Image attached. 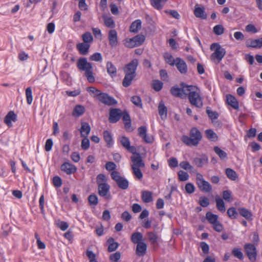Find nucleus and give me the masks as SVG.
Masks as SVG:
<instances>
[{
  "label": "nucleus",
  "instance_id": "nucleus-1",
  "mask_svg": "<svg viewBox=\"0 0 262 262\" xmlns=\"http://www.w3.org/2000/svg\"><path fill=\"white\" fill-rule=\"evenodd\" d=\"M186 97H188L190 104L197 108H202L203 106V99L201 96L200 90L196 86L189 85L186 89Z\"/></svg>",
  "mask_w": 262,
  "mask_h": 262
},
{
  "label": "nucleus",
  "instance_id": "nucleus-2",
  "mask_svg": "<svg viewBox=\"0 0 262 262\" xmlns=\"http://www.w3.org/2000/svg\"><path fill=\"white\" fill-rule=\"evenodd\" d=\"M202 138V134L196 127H192L190 131V137L183 136L181 140L188 146H196Z\"/></svg>",
  "mask_w": 262,
  "mask_h": 262
},
{
  "label": "nucleus",
  "instance_id": "nucleus-3",
  "mask_svg": "<svg viewBox=\"0 0 262 262\" xmlns=\"http://www.w3.org/2000/svg\"><path fill=\"white\" fill-rule=\"evenodd\" d=\"M77 67L79 70L85 71V75L90 82L95 81L92 63L88 62L85 58H81L78 60Z\"/></svg>",
  "mask_w": 262,
  "mask_h": 262
},
{
  "label": "nucleus",
  "instance_id": "nucleus-4",
  "mask_svg": "<svg viewBox=\"0 0 262 262\" xmlns=\"http://www.w3.org/2000/svg\"><path fill=\"white\" fill-rule=\"evenodd\" d=\"M210 50L214 51V52L211 55V59L217 63L223 59L226 54V50L221 47L218 43H213L210 46Z\"/></svg>",
  "mask_w": 262,
  "mask_h": 262
},
{
  "label": "nucleus",
  "instance_id": "nucleus-5",
  "mask_svg": "<svg viewBox=\"0 0 262 262\" xmlns=\"http://www.w3.org/2000/svg\"><path fill=\"white\" fill-rule=\"evenodd\" d=\"M111 176L112 179L116 182L119 188L123 190L128 188L129 185L128 181L124 177H121L118 171H112Z\"/></svg>",
  "mask_w": 262,
  "mask_h": 262
},
{
  "label": "nucleus",
  "instance_id": "nucleus-6",
  "mask_svg": "<svg viewBox=\"0 0 262 262\" xmlns=\"http://www.w3.org/2000/svg\"><path fill=\"white\" fill-rule=\"evenodd\" d=\"M181 88L177 86H173L171 88L170 92L171 94L177 97L181 98L182 99L186 98V89H188L189 85H187L184 83L180 84Z\"/></svg>",
  "mask_w": 262,
  "mask_h": 262
},
{
  "label": "nucleus",
  "instance_id": "nucleus-7",
  "mask_svg": "<svg viewBox=\"0 0 262 262\" xmlns=\"http://www.w3.org/2000/svg\"><path fill=\"white\" fill-rule=\"evenodd\" d=\"M244 248L249 260L251 261H255L257 256V251L255 246L252 244H246Z\"/></svg>",
  "mask_w": 262,
  "mask_h": 262
},
{
  "label": "nucleus",
  "instance_id": "nucleus-8",
  "mask_svg": "<svg viewBox=\"0 0 262 262\" xmlns=\"http://www.w3.org/2000/svg\"><path fill=\"white\" fill-rule=\"evenodd\" d=\"M97 98L101 102L108 106L117 104V101L106 93L100 92Z\"/></svg>",
  "mask_w": 262,
  "mask_h": 262
},
{
  "label": "nucleus",
  "instance_id": "nucleus-9",
  "mask_svg": "<svg viewBox=\"0 0 262 262\" xmlns=\"http://www.w3.org/2000/svg\"><path fill=\"white\" fill-rule=\"evenodd\" d=\"M122 111L119 108H112L110 111L108 121L110 123H115L118 122L122 116Z\"/></svg>",
  "mask_w": 262,
  "mask_h": 262
},
{
  "label": "nucleus",
  "instance_id": "nucleus-10",
  "mask_svg": "<svg viewBox=\"0 0 262 262\" xmlns=\"http://www.w3.org/2000/svg\"><path fill=\"white\" fill-rule=\"evenodd\" d=\"M110 186L107 183L100 184L98 186V192L100 196L105 198L107 199L110 198L109 191Z\"/></svg>",
  "mask_w": 262,
  "mask_h": 262
},
{
  "label": "nucleus",
  "instance_id": "nucleus-11",
  "mask_svg": "<svg viewBox=\"0 0 262 262\" xmlns=\"http://www.w3.org/2000/svg\"><path fill=\"white\" fill-rule=\"evenodd\" d=\"M138 65V60L137 59L132 60L129 63L125 66L124 69V73L136 75V71Z\"/></svg>",
  "mask_w": 262,
  "mask_h": 262
},
{
  "label": "nucleus",
  "instance_id": "nucleus-12",
  "mask_svg": "<svg viewBox=\"0 0 262 262\" xmlns=\"http://www.w3.org/2000/svg\"><path fill=\"white\" fill-rule=\"evenodd\" d=\"M131 160L133 163L131 166L132 168H142L145 167V164L139 154H137L131 157Z\"/></svg>",
  "mask_w": 262,
  "mask_h": 262
},
{
  "label": "nucleus",
  "instance_id": "nucleus-13",
  "mask_svg": "<svg viewBox=\"0 0 262 262\" xmlns=\"http://www.w3.org/2000/svg\"><path fill=\"white\" fill-rule=\"evenodd\" d=\"M61 169L68 174L74 173L76 171V166L71 163L65 162L61 165Z\"/></svg>",
  "mask_w": 262,
  "mask_h": 262
},
{
  "label": "nucleus",
  "instance_id": "nucleus-14",
  "mask_svg": "<svg viewBox=\"0 0 262 262\" xmlns=\"http://www.w3.org/2000/svg\"><path fill=\"white\" fill-rule=\"evenodd\" d=\"M175 65L181 74H185L187 73V66L186 62L183 59L180 58H177Z\"/></svg>",
  "mask_w": 262,
  "mask_h": 262
},
{
  "label": "nucleus",
  "instance_id": "nucleus-15",
  "mask_svg": "<svg viewBox=\"0 0 262 262\" xmlns=\"http://www.w3.org/2000/svg\"><path fill=\"white\" fill-rule=\"evenodd\" d=\"M122 120L124 123V127L128 131H132L131 119L128 113L124 111L122 113Z\"/></svg>",
  "mask_w": 262,
  "mask_h": 262
},
{
  "label": "nucleus",
  "instance_id": "nucleus-16",
  "mask_svg": "<svg viewBox=\"0 0 262 262\" xmlns=\"http://www.w3.org/2000/svg\"><path fill=\"white\" fill-rule=\"evenodd\" d=\"M194 14L195 17L203 19H205L207 17V15L205 12L204 8L203 7H199L198 4L195 6Z\"/></svg>",
  "mask_w": 262,
  "mask_h": 262
},
{
  "label": "nucleus",
  "instance_id": "nucleus-17",
  "mask_svg": "<svg viewBox=\"0 0 262 262\" xmlns=\"http://www.w3.org/2000/svg\"><path fill=\"white\" fill-rule=\"evenodd\" d=\"M16 120V115L14 113V112L10 111L5 116L4 119V122L7 125L8 127H11L12 126L11 121L15 122Z\"/></svg>",
  "mask_w": 262,
  "mask_h": 262
},
{
  "label": "nucleus",
  "instance_id": "nucleus-18",
  "mask_svg": "<svg viewBox=\"0 0 262 262\" xmlns=\"http://www.w3.org/2000/svg\"><path fill=\"white\" fill-rule=\"evenodd\" d=\"M147 245L144 242H140L137 244L136 253L140 257L143 256L146 252Z\"/></svg>",
  "mask_w": 262,
  "mask_h": 262
},
{
  "label": "nucleus",
  "instance_id": "nucleus-19",
  "mask_svg": "<svg viewBox=\"0 0 262 262\" xmlns=\"http://www.w3.org/2000/svg\"><path fill=\"white\" fill-rule=\"evenodd\" d=\"M108 39L111 47H115L118 43L117 33L115 30H111L108 33Z\"/></svg>",
  "mask_w": 262,
  "mask_h": 262
},
{
  "label": "nucleus",
  "instance_id": "nucleus-20",
  "mask_svg": "<svg viewBox=\"0 0 262 262\" xmlns=\"http://www.w3.org/2000/svg\"><path fill=\"white\" fill-rule=\"evenodd\" d=\"M208 158L205 155H202L198 157H196L193 160L194 163L199 167H202L204 165L208 163Z\"/></svg>",
  "mask_w": 262,
  "mask_h": 262
},
{
  "label": "nucleus",
  "instance_id": "nucleus-21",
  "mask_svg": "<svg viewBox=\"0 0 262 262\" xmlns=\"http://www.w3.org/2000/svg\"><path fill=\"white\" fill-rule=\"evenodd\" d=\"M227 102L228 104L235 110H238L239 108L238 102L235 97L232 95L228 94L226 96Z\"/></svg>",
  "mask_w": 262,
  "mask_h": 262
},
{
  "label": "nucleus",
  "instance_id": "nucleus-22",
  "mask_svg": "<svg viewBox=\"0 0 262 262\" xmlns=\"http://www.w3.org/2000/svg\"><path fill=\"white\" fill-rule=\"evenodd\" d=\"M81 137H88L91 132V127L88 123L83 122L80 129Z\"/></svg>",
  "mask_w": 262,
  "mask_h": 262
},
{
  "label": "nucleus",
  "instance_id": "nucleus-23",
  "mask_svg": "<svg viewBox=\"0 0 262 262\" xmlns=\"http://www.w3.org/2000/svg\"><path fill=\"white\" fill-rule=\"evenodd\" d=\"M246 46L247 47H252L254 48H260L262 47L261 38L256 39H250L246 41Z\"/></svg>",
  "mask_w": 262,
  "mask_h": 262
},
{
  "label": "nucleus",
  "instance_id": "nucleus-24",
  "mask_svg": "<svg viewBox=\"0 0 262 262\" xmlns=\"http://www.w3.org/2000/svg\"><path fill=\"white\" fill-rule=\"evenodd\" d=\"M90 45L86 43H79L76 46L77 49L81 55H86L88 54Z\"/></svg>",
  "mask_w": 262,
  "mask_h": 262
},
{
  "label": "nucleus",
  "instance_id": "nucleus-25",
  "mask_svg": "<svg viewBox=\"0 0 262 262\" xmlns=\"http://www.w3.org/2000/svg\"><path fill=\"white\" fill-rule=\"evenodd\" d=\"M158 111L159 115L162 120L166 118L167 109L163 101H161L159 104Z\"/></svg>",
  "mask_w": 262,
  "mask_h": 262
},
{
  "label": "nucleus",
  "instance_id": "nucleus-26",
  "mask_svg": "<svg viewBox=\"0 0 262 262\" xmlns=\"http://www.w3.org/2000/svg\"><path fill=\"white\" fill-rule=\"evenodd\" d=\"M125 77L122 81V85L123 86L127 88L129 86L134 78L136 77V75H133L129 73H125Z\"/></svg>",
  "mask_w": 262,
  "mask_h": 262
},
{
  "label": "nucleus",
  "instance_id": "nucleus-27",
  "mask_svg": "<svg viewBox=\"0 0 262 262\" xmlns=\"http://www.w3.org/2000/svg\"><path fill=\"white\" fill-rule=\"evenodd\" d=\"M198 186L201 190L206 192H209L212 189L211 185L205 180L198 184Z\"/></svg>",
  "mask_w": 262,
  "mask_h": 262
},
{
  "label": "nucleus",
  "instance_id": "nucleus-28",
  "mask_svg": "<svg viewBox=\"0 0 262 262\" xmlns=\"http://www.w3.org/2000/svg\"><path fill=\"white\" fill-rule=\"evenodd\" d=\"M141 20L140 19H137L133 21L129 28L130 31L137 33L141 28Z\"/></svg>",
  "mask_w": 262,
  "mask_h": 262
},
{
  "label": "nucleus",
  "instance_id": "nucleus-29",
  "mask_svg": "<svg viewBox=\"0 0 262 262\" xmlns=\"http://www.w3.org/2000/svg\"><path fill=\"white\" fill-rule=\"evenodd\" d=\"M238 212L239 214L248 220H252V213L247 209L245 208H238Z\"/></svg>",
  "mask_w": 262,
  "mask_h": 262
},
{
  "label": "nucleus",
  "instance_id": "nucleus-30",
  "mask_svg": "<svg viewBox=\"0 0 262 262\" xmlns=\"http://www.w3.org/2000/svg\"><path fill=\"white\" fill-rule=\"evenodd\" d=\"M85 111V107L83 106L77 105L73 110L72 115L74 117H79L83 114Z\"/></svg>",
  "mask_w": 262,
  "mask_h": 262
},
{
  "label": "nucleus",
  "instance_id": "nucleus-31",
  "mask_svg": "<svg viewBox=\"0 0 262 262\" xmlns=\"http://www.w3.org/2000/svg\"><path fill=\"white\" fill-rule=\"evenodd\" d=\"M106 68L107 73L112 77H114L116 76L117 69L115 66L111 62L108 61L107 62Z\"/></svg>",
  "mask_w": 262,
  "mask_h": 262
},
{
  "label": "nucleus",
  "instance_id": "nucleus-32",
  "mask_svg": "<svg viewBox=\"0 0 262 262\" xmlns=\"http://www.w3.org/2000/svg\"><path fill=\"white\" fill-rule=\"evenodd\" d=\"M102 18L104 20V25L108 28H114L115 27V24L111 17L107 16L106 15H103Z\"/></svg>",
  "mask_w": 262,
  "mask_h": 262
},
{
  "label": "nucleus",
  "instance_id": "nucleus-33",
  "mask_svg": "<svg viewBox=\"0 0 262 262\" xmlns=\"http://www.w3.org/2000/svg\"><path fill=\"white\" fill-rule=\"evenodd\" d=\"M107 242L109 244L108 247V251L109 252L115 251L119 246V244L117 242H115L114 239L113 237L109 238Z\"/></svg>",
  "mask_w": 262,
  "mask_h": 262
},
{
  "label": "nucleus",
  "instance_id": "nucleus-34",
  "mask_svg": "<svg viewBox=\"0 0 262 262\" xmlns=\"http://www.w3.org/2000/svg\"><path fill=\"white\" fill-rule=\"evenodd\" d=\"M167 1V0H150L152 6L158 10L161 9Z\"/></svg>",
  "mask_w": 262,
  "mask_h": 262
},
{
  "label": "nucleus",
  "instance_id": "nucleus-35",
  "mask_svg": "<svg viewBox=\"0 0 262 262\" xmlns=\"http://www.w3.org/2000/svg\"><path fill=\"white\" fill-rule=\"evenodd\" d=\"M215 200L216 204V207L218 210L221 212H224L226 210V208L223 200L219 196H216Z\"/></svg>",
  "mask_w": 262,
  "mask_h": 262
},
{
  "label": "nucleus",
  "instance_id": "nucleus-36",
  "mask_svg": "<svg viewBox=\"0 0 262 262\" xmlns=\"http://www.w3.org/2000/svg\"><path fill=\"white\" fill-rule=\"evenodd\" d=\"M143 235L140 232H135L131 236V241L134 244H138L142 242Z\"/></svg>",
  "mask_w": 262,
  "mask_h": 262
},
{
  "label": "nucleus",
  "instance_id": "nucleus-37",
  "mask_svg": "<svg viewBox=\"0 0 262 262\" xmlns=\"http://www.w3.org/2000/svg\"><path fill=\"white\" fill-rule=\"evenodd\" d=\"M166 62L170 66H173L176 62V59H174L173 56L169 53H165L163 55Z\"/></svg>",
  "mask_w": 262,
  "mask_h": 262
},
{
  "label": "nucleus",
  "instance_id": "nucleus-38",
  "mask_svg": "<svg viewBox=\"0 0 262 262\" xmlns=\"http://www.w3.org/2000/svg\"><path fill=\"white\" fill-rule=\"evenodd\" d=\"M142 199L144 202L149 203L152 201V193L148 191H143L142 192Z\"/></svg>",
  "mask_w": 262,
  "mask_h": 262
},
{
  "label": "nucleus",
  "instance_id": "nucleus-39",
  "mask_svg": "<svg viewBox=\"0 0 262 262\" xmlns=\"http://www.w3.org/2000/svg\"><path fill=\"white\" fill-rule=\"evenodd\" d=\"M206 218L210 224H213L217 222L219 216L210 212H207L206 214Z\"/></svg>",
  "mask_w": 262,
  "mask_h": 262
},
{
  "label": "nucleus",
  "instance_id": "nucleus-40",
  "mask_svg": "<svg viewBox=\"0 0 262 262\" xmlns=\"http://www.w3.org/2000/svg\"><path fill=\"white\" fill-rule=\"evenodd\" d=\"M227 177L232 181H235L237 179V174L233 169L228 168L226 169Z\"/></svg>",
  "mask_w": 262,
  "mask_h": 262
},
{
  "label": "nucleus",
  "instance_id": "nucleus-41",
  "mask_svg": "<svg viewBox=\"0 0 262 262\" xmlns=\"http://www.w3.org/2000/svg\"><path fill=\"white\" fill-rule=\"evenodd\" d=\"M214 152L219 156L222 160L227 159V155L224 150L217 146L214 147Z\"/></svg>",
  "mask_w": 262,
  "mask_h": 262
},
{
  "label": "nucleus",
  "instance_id": "nucleus-42",
  "mask_svg": "<svg viewBox=\"0 0 262 262\" xmlns=\"http://www.w3.org/2000/svg\"><path fill=\"white\" fill-rule=\"evenodd\" d=\"M227 213L230 219H234L237 217L238 212L235 207H231L227 210Z\"/></svg>",
  "mask_w": 262,
  "mask_h": 262
},
{
  "label": "nucleus",
  "instance_id": "nucleus-43",
  "mask_svg": "<svg viewBox=\"0 0 262 262\" xmlns=\"http://www.w3.org/2000/svg\"><path fill=\"white\" fill-rule=\"evenodd\" d=\"M207 137L211 141H215L217 139L216 134L211 129H207L205 131Z\"/></svg>",
  "mask_w": 262,
  "mask_h": 262
},
{
  "label": "nucleus",
  "instance_id": "nucleus-44",
  "mask_svg": "<svg viewBox=\"0 0 262 262\" xmlns=\"http://www.w3.org/2000/svg\"><path fill=\"white\" fill-rule=\"evenodd\" d=\"M225 29L222 25H217L213 28V33L217 35H221L224 32Z\"/></svg>",
  "mask_w": 262,
  "mask_h": 262
},
{
  "label": "nucleus",
  "instance_id": "nucleus-45",
  "mask_svg": "<svg viewBox=\"0 0 262 262\" xmlns=\"http://www.w3.org/2000/svg\"><path fill=\"white\" fill-rule=\"evenodd\" d=\"M82 40L84 43H89L93 41V37L90 32H87L84 33L82 36Z\"/></svg>",
  "mask_w": 262,
  "mask_h": 262
},
{
  "label": "nucleus",
  "instance_id": "nucleus-46",
  "mask_svg": "<svg viewBox=\"0 0 262 262\" xmlns=\"http://www.w3.org/2000/svg\"><path fill=\"white\" fill-rule=\"evenodd\" d=\"M26 96L27 102L28 104H31L32 102V91L31 87H28L26 90Z\"/></svg>",
  "mask_w": 262,
  "mask_h": 262
},
{
  "label": "nucleus",
  "instance_id": "nucleus-47",
  "mask_svg": "<svg viewBox=\"0 0 262 262\" xmlns=\"http://www.w3.org/2000/svg\"><path fill=\"white\" fill-rule=\"evenodd\" d=\"M231 253L234 257L239 259L242 260L243 259V254L240 249L236 248H233Z\"/></svg>",
  "mask_w": 262,
  "mask_h": 262
},
{
  "label": "nucleus",
  "instance_id": "nucleus-48",
  "mask_svg": "<svg viewBox=\"0 0 262 262\" xmlns=\"http://www.w3.org/2000/svg\"><path fill=\"white\" fill-rule=\"evenodd\" d=\"M55 224L57 227L60 228L62 231L66 230L69 227L68 224L64 221H60L58 220L56 222Z\"/></svg>",
  "mask_w": 262,
  "mask_h": 262
},
{
  "label": "nucleus",
  "instance_id": "nucleus-49",
  "mask_svg": "<svg viewBox=\"0 0 262 262\" xmlns=\"http://www.w3.org/2000/svg\"><path fill=\"white\" fill-rule=\"evenodd\" d=\"M88 201L90 205L96 206L98 204V197L96 194H91L88 197Z\"/></svg>",
  "mask_w": 262,
  "mask_h": 262
},
{
  "label": "nucleus",
  "instance_id": "nucleus-50",
  "mask_svg": "<svg viewBox=\"0 0 262 262\" xmlns=\"http://www.w3.org/2000/svg\"><path fill=\"white\" fill-rule=\"evenodd\" d=\"M106 182L107 178L104 174L100 173L97 176L96 182L98 186L100 184L107 183Z\"/></svg>",
  "mask_w": 262,
  "mask_h": 262
},
{
  "label": "nucleus",
  "instance_id": "nucleus-51",
  "mask_svg": "<svg viewBox=\"0 0 262 262\" xmlns=\"http://www.w3.org/2000/svg\"><path fill=\"white\" fill-rule=\"evenodd\" d=\"M133 38L137 46L141 45L145 40V36L142 35H138Z\"/></svg>",
  "mask_w": 262,
  "mask_h": 262
},
{
  "label": "nucleus",
  "instance_id": "nucleus-52",
  "mask_svg": "<svg viewBox=\"0 0 262 262\" xmlns=\"http://www.w3.org/2000/svg\"><path fill=\"white\" fill-rule=\"evenodd\" d=\"M120 142L125 149L128 147L130 145L129 139L124 136H122L120 138Z\"/></svg>",
  "mask_w": 262,
  "mask_h": 262
},
{
  "label": "nucleus",
  "instance_id": "nucleus-53",
  "mask_svg": "<svg viewBox=\"0 0 262 262\" xmlns=\"http://www.w3.org/2000/svg\"><path fill=\"white\" fill-rule=\"evenodd\" d=\"M103 138L107 145H111L112 144V137L111 133L108 131L105 130L103 132Z\"/></svg>",
  "mask_w": 262,
  "mask_h": 262
},
{
  "label": "nucleus",
  "instance_id": "nucleus-54",
  "mask_svg": "<svg viewBox=\"0 0 262 262\" xmlns=\"http://www.w3.org/2000/svg\"><path fill=\"white\" fill-rule=\"evenodd\" d=\"M163 87V83L159 80H155L152 83V88L157 92L160 91Z\"/></svg>",
  "mask_w": 262,
  "mask_h": 262
},
{
  "label": "nucleus",
  "instance_id": "nucleus-55",
  "mask_svg": "<svg viewBox=\"0 0 262 262\" xmlns=\"http://www.w3.org/2000/svg\"><path fill=\"white\" fill-rule=\"evenodd\" d=\"M199 203L202 207H206L209 205V201L206 196H201Z\"/></svg>",
  "mask_w": 262,
  "mask_h": 262
},
{
  "label": "nucleus",
  "instance_id": "nucleus-56",
  "mask_svg": "<svg viewBox=\"0 0 262 262\" xmlns=\"http://www.w3.org/2000/svg\"><path fill=\"white\" fill-rule=\"evenodd\" d=\"M178 176L179 179L181 181H185L187 180L189 178V174L183 170H180L178 172Z\"/></svg>",
  "mask_w": 262,
  "mask_h": 262
},
{
  "label": "nucleus",
  "instance_id": "nucleus-57",
  "mask_svg": "<svg viewBox=\"0 0 262 262\" xmlns=\"http://www.w3.org/2000/svg\"><path fill=\"white\" fill-rule=\"evenodd\" d=\"M132 102L136 106L142 107L141 99L138 96H134L131 98Z\"/></svg>",
  "mask_w": 262,
  "mask_h": 262
},
{
  "label": "nucleus",
  "instance_id": "nucleus-58",
  "mask_svg": "<svg viewBox=\"0 0 262 262\" xmlns=\"http://www.w3.org/2000/svg\"><path fill=\"white\" fill-rule=\"evenodd\" d=\"M81 146L82 149L87 150L90 147V141L88 137H83Z\"/></svg>",
  "mask_w": 262,
  "mask_h": 262
},
{
  "label": "nucleus",
  "instance_id": "nucleus-59",
  "mask_svg": "<svg viewBox=\"0 0 262 262\" xmlns=\"http://www.w3.org/2000/svg\"><path fill=\"white\" fill-rule=\"evenodd\" d=\"M133 173L136 178L139 180L141 179L143 177V174L141 171V168H132Z\"/></svg>",
  "mask_w": 262,
  "mask_h": 262
},
{
  "label": "nucleus",
  "instance_id": "nucleus-60",
  "mask_svg": "<svg viewBox=\"0 0 262 262\" xmlns=\"http://www.w3.org/2000/svg\"><path fill=\"white\" fill-rule=\"evenodd\" d=\"M180 166L186 170H191L193 169V167L187 161L181 162Z\"/></svg>",
  "mask_w": 262,
  "mask_h": 262
},
{
  "label": "nucleus",
  "instance_id": "nucleus-61",
  "mask_svg": "<svg viewBox=\"0 0 262 262\" xmlns=\"http://www.w3.org/2000/svg\"><path fill=\"white\" fill-rule=\"evenodd\" d=\"M90 59L95 61H101L102 60L101 54L99 53H95L90 57Z\"/></svg>",
  "mask_w": 262,
  "mask_h": 262
},
{
  "label": "nucleus",
  "instance_id": "nucleus-62",
  "mask_svg": "<svg viewBox=\"0 0 262 262\" xmlns=\"http://www.w3.org/2000/svg\"><path fill=\"white\" fill-rule=\"evenodd\" d=\"M148 237L149 240L152 244H155L157 242V235L153 232H149L148 233Z\"/></svg>",
  "mask_w": 262,
  "mask_h": 262
},
{
  "label": "nucleus",
  "instance_id": "nucleus-63",
  "mask_svg": "<svg viewBox=\"0 0 262 262\" xmlns=\"http://www.w3.org/2000/svg\"><path fill=\"white\" fill-rule=\"evenodd\" d=\"M124 44L127 48H132L137 47L134 38L126 40Z\"/></svg>",
  "mask_w": 262,
  "mask_h": 262
},
{
  "label": "nucleus",
  "instance_id": "nucleus-64",
  "mask_svg": "<svg viewBox=\"0 0 262 262\" xmlns=\"http://www.w3.org/2000/svg\"><path fill=\"white\" fill-rule=\"evenodd\" d=\"M185 189L188 193L191 194L194 191L195 187L192 184L189 183L186 184Z\"/></svg>",
  "mask_w": 262,
  "mask_h": 262
}]
</instances>
